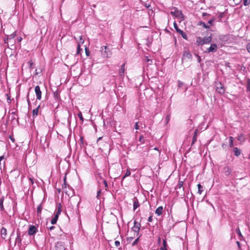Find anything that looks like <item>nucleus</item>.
<instances>
[{
	"mask_svg": "<svg viewBox=\"0 0 250 250\" xmlns=\"http://www.w3.org/2000/svg\"><path fill=\"white\" fill-rule=\"evenodd\" d=\"M215 87L216 91L220 94H223L225 93L226 89L224 84L221 83L220 81H216L215 82Z\"/></svg>",
	"mask_w": 250,
	"mask_h": 250,
	"instance_id": "obj_1",
	"label": "nucleus"
},
{
	"mask_svg": "<svg viewBox=\"0 0 250 250\" xmlns=\"http://www.w3.org/2000/svg\"><path fill=\"white\" fill-rule=\"evenodd\" d=\"M101 54L104 58H109L112 55L109 48L106 46H103L101 47Z\"/></svg>",
	"mask_w": 250,
	"mask_h": 250,
	"instance_id": "obj_2",
	"label": "nucleus"
},
{
	"mask_svg": "<svg viewBox=\"0 0 250 250\" xmlns=\"http://www.w3.org/2000/svg\"><path fill=\"white\" fill-rule=\"evenodd\" d=\"M174 11H171L170 14L176 17V18L180 19L181 20L183 21L184 20V16L182 12L180 10H178L177 8H174Z\"/></svg>",
	"mask_w": 250,
	"mask_h": 250,
	"instance_id": "obj_3",
	"label": "nucleus"
},
{
	"mask_svg": "<svg viewBox=\"0 0 250 250\" xmlns=\"http://www.w3.org/2000/svg\"><path fill=\"white\" fill-rule=\"evenodd\" d=\"M38 228L35 226L30 225L27 232L29 236H34L38 232Z\"/></svg>",
	"mask_w": 250,
	"mask_h": 250,
	"instance_id": "obj_4",
	"label": "nucleus"
},
{
	"mask_svg": "<svg viewBox=\"0 0 250 250\" xmlns=\"http://www.w3.org/2000/svg\"><path fill=\"white\" fill-rule=\"evenodd\" d=\"M141 224L137 222L136 220L134 221V225L131 228V230L137 233V236L139 235V231L141 229Z\"/></svg>",
	"mask_w": 250,
	"mask_h": 250,
	"instance_id": "obj_5",
	"label": "nucleus"
},
{
	"mask_svg": "<svg viewBox=\"0 0 250 250\" xmlns=\"http://www.w3.org/2000/svg\"><path fill=\"white\" fill-rule=\"evenodd\" d=\"M173 25H174V27L175 29L176 32L177 33H178L179 34H180L184 39L187 40L188 39H187V34L182 30L179 28V27L177 25V24L176 23V22L175 21H174V22L173 23Z\"/></svg>",
	"mask_w": 250,
	"mask_h": 250,
	"instance_id": "obj_6",
	"label": "nucleus"
},
{
	"mask_svg": "<svg viewBox=\"0 0 250 250\" xmlns=\"http://www.w3.org/2000/svg\"><path fill=\"white\" fill-rule=\"evenodd\" d=\"M218 49L217 46L215 43L211 44L210 47L205 51L206 53H209L210 52H215Z\"/></svg>",
	"mask_w": 250,
	"mask_h": 250,
	"instance_id": "obj_7",
	"label": "nucleus"
},
{
	"mask_svg": "<svg viewBox=\"0 0 250 250\" xmlns=\"http://www.w3.org/2000/svg\"><path fill=\"white\" fill-rule=\"evenodd\" d=\"M16 35V32H13L12 34L9 35H6L4 39V43L7 44V45H8V42H10L12 40H13L15 38Z\"/></svg>",
	"mask_w": 250,
	"mask_h": 250,
	"instance_id": "obj_8",
	"label": "nucleus"
},
{
	"mask_svg": "<svg viewBox=\"0 0 250 250\" xmlns=\"http://www.w3.org/2000/svg\"><path fill=\"white\" fill-rule=\"evenodd\" d=\"M71 201L73 204H76L77 208H78L81 202V197L78 196H74L71 197Z\"/></svg>",
	"mask_w": 250,
	"mask_h": 250,
	"instance_id": "obj_9",
	"label": "nucleus"
},
{
	"mask_svg": "<svg viewBox=\"0 0 250 250\" xmlns=\"http://www.w3.org/2000/svg\"><path fill=\"white\" fill-rule=\"evenodd\" d=\"M35 92L37 97V99L40 100L42 98V91L41 90L40 87L39 85L35 86Z\"/></svg>",
	"mask_w": 250,
	"mask_h": 250,
	"instance_id": "obj_10",
	"label": "nucleus"
},
{
	"mask_svg": "<svg viewBox=\"0 0 250 250\" xmlns=\"http://www.w3.org/2000/svg\"><path fill=\"white\" fill-rule=\"evenodd\" d=\"M185 58L188 60L192 59V55L188 50H185L184 51L182 57V61H183Z\"/></svg>",
	"mask_w": 250,
	"mask_h": 250,
	"instance_id": "obj_11",
	"label": "nucleus"
},
{
	"mask_svg": "<svg viewBox=\"0 0 250 250\" xmlns=\"http://www.w3.org/2000/svg\"><path fill=\"white\" fill-rule=\"evenodd\" d=\"M55 250H65L64 246L62 242H57L55 245Z\"/></svg>",
	"mask_w": 250,
	"mask_h": 250,
	"instance_id": "obj_12",
	"label": "nucleus"
},
{
	"mask_svg": "<svg viewBox=\"0 0 250 250\" xmlns=\"http://www.w3.org/2000/svg\"><path fill=\"white\" fill-rule=\"evenodd\" d=\"M203 44L209 43L212 41L211 34L209 36L205 37L203 38Z\"/></svg>",
	"mask_w": 250,
	"mask_h": 250,
	"instance_id": "obj_13",
	"label": "nucleus"
},
{
	"mask_svg": "<svg viewBox=\"0 0 250 250\" xmlns=\"http://www.w3.org/2000/svg\"><path fill=\"white\" fill-rule=\"evenodd\" d=\"M231 172V169L228 166H226L224 167L223 170V173L226 176H228L230 174Z\"/></svg>",
	"mask_w": 250,
	"mask_h": 250,
	"instance_id": "obj_14",
	"label": "nucleus"
},
{
	"mask_svg": "<svg viewBox=\"0 0 250 250\" xmlns=\"http://www.w3.org/2000/svg\"><path fill=\"white\" fill-rule=\"evenodd\" d=\"M198 133L199 130H198V129H195L193 136L192 137L191 146H192L196 142Z\"/></svg>",
	"mask_w": 250,
	"mask_h": 250,
	"instance_id": "obj_15",
	"label": "nucleus"
},
{
	"mask_svg": "<svg viewBox=\"0 0 250 250\" xmlns=\"http://www.w3.org/2000/svg\"><path fill=\"white\" fill-rule=\"evenodd\" d=\"M140 206L138 200L136 197L133 199V210H135Z\"/></svg>",
	"mask_w": 250,
	"mask_h": 250,
	"instance_id": "obj_16",
	"label": "nucleus"
},
{
	"mask_svg": "<svg viewBox=\"0 0 250 250\" xmlns=\"http://www.w3.org/2000/svg\"><path fill=\"white\" fill-rule=\"evenodd\" d=\"M7 236V229L6 228L2 227L1 229V236L3 239H5Z\"/></svg>",
	"mask_w": 250,
	"mask_h": 250,
	"instance_id": "obj_17",
	"label": "nucleus"
},
{
	"mask_svg": "<svg viewBox=\"0 0 250 250\" xmlns=\"http://www.w3.org/2000/svg\"><path fill=\"white\" fill-rule=\"evenodd\" d=\"M233 152L234 153V155L237 157H238L239 156H240L241 153V150L236 147L233 148Z\"/></svg>",
	"mask_w": 250,
	"mask_h": 250,
	"instance_id": "obj_18",
	"label": "nucleus"
},
{
	"mask_svg": "<svg viewBox=\"0 0 250 250\" xmlns=\"http://www.w3.org/2000/svg\"><path fill=\"white\" fill-rule=\"evenodd\" d=\"M125 64H123L121 65V68L119 69V74L120 76L124 77L125 72Z\"/></svg>",
	"mask_w": 250,
	"mask_h": 250,
	"instance_id": "obj_19",
	"label": "nucleus"
},
{
	"mask_svg": "<svg viewBox=\"0 0 250 250\" xmlns=\"http://www.w3.org/2000/svg\"><path fill=\"white\" fill-rule=\"evenodd\" d=\"M163 210V207L162 206H160L155 210V212L157 214V215L160 216L162 215Z\"/></svg>",
	"mask_w": 250,
	"mask_h": 250,
	"instance_id": "obj_20",
	"label": "nucleus"
},
{
	"mask_svg": "<svg viewBox=\"0 0 250 250\" xmlns=\"http://www.w3.org/2000/svg\"><path fill=\"white\" fill-rule=\"evenodd\" d=\"M220 41H221L222 42H226L229 40V37L228 35H220L219 37Z\"/></svg>",
	"mask_w": 250,
	"mask_h": 250,
	"instance_id": "obj_21",
	"label": "nucleus"
},
{
	"mask_svg": "<svg viewBox=\"0 0 250 250\" xmlns=\"http://www.w3.org/2000/svg\"><path fill=\"white\" fill-rule=\"evenodd\" d=\"M168 245L167 244V240L166 239L163 240V246L160 248L161 250H167V247Z\"/></svg>",
	"mask_w": 250,
	"mask_h": 250,
	"instance_id": "obj_22",
	"label": "nucleus"
},
{
	"mask_svg": "<svg viewBox=\"0 0 250 250\" xmlns=\"http://www.w3.org/2000/svg\"><path fill=\"white\" fill-rule=\"evenodd\" d=\"M59 215L56 213L54 217L51 219V223L52 225H55L56 224L57 221L58 219Z\"/></svg>",
	"mask_w": 250,
	"mask_h": 250,
	"instance_id": "obj_23",
	"label": "nucleus"
},
{
	"mask_svg": "<svg viewBox=\"0 0 250 250\" xmlns=\"http://www.w3.org/2000/svg\"><path fill=\"white\" fill-rule=\"evenodd\" d=\"M197 24L198 25H202V26H203V27L206 28V29H209L210 28V25L207 24L206 23H205L203 21H199V22H198V23Z\"/></svg>",
	"mask_w": 250,
	"mask_h": 250,
	"instance_id": "obj_24",
	"label": "nucleus"
},
{
	"mask_svg": "<svg viewBox=\"0 0 250 250\" xmlns=\"http://www.w3.org/2000/svg\"><path fill=\"white\" fill-rule=\"evenodd\" d=\"M57 211L56 212V214H58V215H60L61 214V213L62 212V205L61 203H58L57 205Z\"/></svg>",
	"mask_w": 250,
	"mask_h": 250,
	"instance_id": "obj_25",
	"label": "nucleus"
},
{
	"mask_svg": "<svg viewBox=\"0 0 250 250\" xmlns=\"http://www.w3.org/2000/svg\"><path fill=\"white\" fill-rule=\"evenodd\" d=\"M40 107V105H39L36 108L34 109L32 111L33 117H35L38 115L39 108Z\"/></svg>",
	"mask_w": 250,
	"mask_h": 250,
	"instance_id": "obj_26",
	"label": "nucleus"
},
{
	"mask_svg": "<svg viewBox=\"0 0 250 250\" xmlns=\"http://www.w3.org/2000/svg\"><path fill=\"white\" fill-rule=\"evenodd\" d=\"M42 209V204H40L38 205L37 209V212L38 216H40Z\"/></svg>",
	"mask_w": 250,
	"mask_h": 250,
	"instance_id": "obj_27",
	"label": "nucleus"
},
{
	"mask_svg": "<svg viewBox=\"0 0 250 250\" xmlns=\"http://www.w3.org/2000/svg\"><path fill=\"white\" fill-rule=\"evenodd\" d=\"M203 39L200 37L197 38L196 43L198 46L203 45Z\"/></svg>",
	"mask_w": 250,
	"mask_h": 250,
	"instance_id": "obj_28",
	"label": "nucleus"
},
{
	"mask_svg": "<svg viewBox=\"0 0 250 250\" xmlns=\"http://www.w3.org/2000/svg\"><path fill=\"white\" fill-rule=\"evenodd\" d=\"M197 187H198V193L199 194H201L204 190L203 187L200 184H198L197 185Z\"/></svg>",
	"mask_w": 250,
	"mask_h": 250,
	"instance_id": "obj_29",
	"label": "nucleus"
},
{
	"mask_svg": "<svg viewBox=\"0 0 250 250\" xmlns=\"http://www.w3.org/2000/svg\"><path fill=\"white\" fill-rule=\"evenodd\" d=\"M3 201H4V197L2 196L0 199V208L1 211H3L4 209V206H3Z\"/></svg>",
	"mask_w": 250,
	"mask_h": 250,
	"instance_id": "obj_30",
	"label": "nucleus"
},
{
	"mask_svg": "<svg viewBox=\"0 0 250 250\" xmlns=\"http://www.w3.org/2000/svg\"><path fill=\"white\" fill-rule=\"evenodd\" d=\"M183 182L180 180H179L178 183L177 185V186L175 187V189H178V188H181L182 187H183Z\"/></svg>",
	"mask_w": 250,
	"mask_h": 250,
	"instance_id": "obj_31",
	"label": "nucleus"
},
{
	"mask_svg": "<svg viewBox=\"0 0 250 250\" xmlns=\"http://www.w3.org/2000/svg\"><path fill=\"white\" fill-rule=\"evenodd\" d=\"M233 140L234 138L230 136L229 137V146L230 147H232L233 146Z\"/></svg>",
	"mask_w": 250,
	"mask_h": 250,
	"instance_id": "obj_32",
	"label": "nucleus"
},
{
	"mask_svg": "<svg viewBox=\"0 0 250 250\" xmlns=\"http://www.w3.org/2000/svg\"><path fill=\"white\" fill-rule=\"evenodd\" d=\"M84 40L83 38V37L82 36H80L79 37V40L78 41V45L81 46V44H83L84 43Z\"/></svg>",
	"mask_w": 250,
	"mask_h": 250,
	"instance_id": "obj_33",
	"label": "nucleus"
},
{
	"mask_svg": "<svg viewBox=\"0 0 250 250\" xmlns=\"http://www.w3.org/2000/svg\"><path fill=\"white\" fill-rule=\"evenodd\" d=\"M131 174L130 171L129 169H127L125 174L122 177V180H124L125 177L130 176Z\"/></svg>",
	"mask_w": 250,
	"mask_h": 250,
	"instance_id": "obj_34",
	"label": "nucleus"
},
{
	"mask_svg": "<svg viewBox=\"0 0 250 250\" xmlns=\"http://www.w3.org/2000/svg\"><path fill=\"white\" fill-rule=\"evenodd\" d=\"M247 91L250 92V79H248L247 81Z\"/></svg>",
	"mask_w": 250,
	"mask_h": 250,
	"instance_id": "obj_35",
	"label": "nucleus"
},
{
	"mask_svg": "<svg viewBox=\"0 0 250 250\" xmlns=\"http://www.w3.org/2000/svg\"><path fill=\"white\" fill-rule=\"evenodd\" d=\"M224 15V13H220L219 14V15L218 16L217 18L218 19V21H219V22L222 21L221 19H222V17H223Z\"/></svg>",
	"mask_w": 250,
	"mask_h": 250,
	"instance_id": "obj_36",
	"label": "nucleus"
},
{
	"mask_svg": "<svg viewBox=\"0 0 250 250\" xmlns=\"http://www.w3.org/2000/svg\"><path fill=\"white\" fill-rule=\"evenodd\" d=\"M217 19L214 18V17H212L210 20H209L208 22V23L210 24V25H213V22L216 20Z\"/></svg>",
	"mask_w": 250,
	"mask_h": 250,
	"instance_id": "obj_37",
	"label": "nucleus"
},
{
	"mask_svg": "<svg viewBox=\"0 0 250 250\" xmlns=\"http://www.w3.org/2000/svg\"><path fill=\"white\" fill-rule=\"evenodd\" d=\"M81 46L77 45V54L79 55L81 54V52L83 51V49L81 48Z\"/></svg>",
	"mask_w": 250,
	"mask_h": 250,
	"instance_id": "obj_38",
	"label": "nucleus"
},
{
	"mask_svg": "<svg viewBox=\"0 0 250 250\" xmlns=\"http://www.w3.org/2000/svg\"><path fill=\"white\" fill-rule=\"evenodd\" d=\"M59 91L56 90V91L53 92V95L55 99H58L59 97Z\"/></svg>",
	"mask_w": 250,
	"mask_h": 250,
	"instance_id": "obj_39",
	"label": "nucleus"
},
{
	"mask_svg": "<svg viewBox=\"0 0 250 250\" xmlns=\"http://www.w3.org/2000/svg\"><path fill=\"white\" fill-rule=\"evenodd\" d=\"M78 117L79 118V119L82 121L83 122V120H84V119L83 117V115H82V113L81 112H80L78 113Z\"/></svg>",
	"mask_w": 250,
	"mask_h": 250,
	"instance_id": "obj_40",
	"label": "nucleus"
},
{
	"mask_svg": "<svg viewBox=\"0 0 250 250\" xmlns=\"http://www.w3.org/2000/svg\"><path fill=\"white\" fill-rule=\"evenodd\" d=\"M22 241L21 237H17L16 239V242L18 243L19 244H21Z\"/></svg>",
	"mask_w": 250,
	"mask_h": 250,
	"instance_id": "obj_41",
	"label": "nucleus"
},
{
	"mask_svg": "<svg viewBox=\"0 0 250 250\" xmlns=\"http://www.w3.org/2000/svg\"><path fill=\"white\" fill-rule=\"evenodd\" d=\"M236 232L238 234V235H239V236L240 237H243L242 236V234L240 231V230L239 229V228H237L236 229Z\"/></svg>",
	"mask_w": 250,
	"mask_h": 250,
	"instance_id": "obj_42",
	"label": "nucleus"
},
{
	"mask_svg": "<svg viewBox=\"0 0 250 250\" xmlns=\"http://www.w3.org/2000/svg\"><path fill=\"white\" fill-rule=\"evenodd\" d=\"M103 183H104V187L105 188V190H108V184H107L106 181L105 180H103Z\"/></svg>",
	"mask_w": 250,
	"mask_h": 250,
	"instance_id": "obj_43",
	"label": "nucleus"
},
{
	"mask_svg": "<svg viewBox=\"0 0 250 250\" xmlns=\"http://www.w3.org/2000/svg\"><path fill=\"white\" fill-rule=\"evenodd\" d=\"M243 3L245 6L249 5L250 3V0H243Z\"/></svg>",
	"mask_w": 250,
	"mask_h": 250,
	"instance_id": "obj_44",
	"label": "nucleus"
},
{
	"mask_svg": "<svg viewBox=\"0 0 250 250\" xmlns=\"http://www.w3.org/2000/svg\"><path fill=\"white\" fill-rule=\"evenodd\" d=\"M178 87H182L184 83H183L182 82H181V81L180 80H178Z\"/></svg>",
	"mask_w": 250,
	"mask_h": 250,
	"instance_id": "obj_45",
	"label": "nucleus"
},
{
	"mask_svg": "<svg viewBox=\"0 0 250 250\" xmlns=\"http://www.w3.org/2000/svg\"><path fill=\"white\" fill-rule=\"evenodd\" d=\"M28 64L29 67L30 69H33V65L34 64V63L32 62V61H30L28 62Z\"/></svg>",
	"mask_w": 250,
	"mask_h": 250,
	"instance_id": "obj_46",
	"label": "nucleus"
},
{
	"mask_svg": "<svg viewBox=\"0 0 250 250\" xmlns=\"http://www.w3.org/2000/svg\"><path fill=\"white\" fill-rule=\"evenodd\" d=\"M134 128L136 130H138L140 128V125H139V122H136L134 125Z\"/></svg>",
	"mask_w": 250,
	"mask_h": 250,
	"instance_id": "obj_47",
	"label": "nucleus"
},
{
	"mask_svg": "<svg viewBox=\"0 0 250 250\" xmlns=\"http://www.w3.org/2000/svg\"><path fill=\"white\" fill-rule=\"evenodd\" d=\"M170 114H167L165 118L166 124H167L170 120Z\"/></svg>",
	"mask_w": 250,
	"mask_h": 250,
	"instance_id": "obj_48",
	"label": "nucleus"
},
{
	"mask_svg": "<svg viewBox=\"0 0 250 250\" xmlns=\"http://www.w3.org/2000/svg\"><path fill=\"white\" fill-rule=\"evenodd\" d=\"M139 240V237L135 240V241L133 242L132 246H135L138 243Z\"/></svg>",
	"mask_w": 250,
	"mask_h": 250,
	"instance_id": "obj_49",
	"label": "nucleus"
},
{
	"mask_svg": "<svg viewBox=\"0 0 250 250\" xmlns=\"http://www.w3.org/2000/svg\"><path fill=\"white\" fill-rule=\"evenodd\" d=\"M17 237H21L24 236V235L25 234V233H24L22 235H21L20 232L18 230L17 232Z\"/></svg>",
	"mask_w": 250,
	"mask_h": 250,
	"instance_id": "obj_50",
	"label": "nucleus"
},
{
	"mask_svg": "<svg viewBox=\"0 0 250 250\" xmlns=\"http://www.w3.org/2000/svg\"><path fill=\"white\" fill-rule=\"evenodd\" d=\"M139 142L143 144L145 143V140L144 139V137L142 135L140 136L139 137Z\"/></svg>",
	"mask_w": 250,
	"mask_h": 250,
	"instance_id": "obj_51",
	"label": "nucleus"
},
{
	"mask_svg": "<svg viewBox=\"0 0 250 250\" xmlns=\"http://www.w3.org/2000/svg\"><path fill=\"white\" fill-rule=\"evenodd\" d=\"M85 54L87 56H89L90 54V52L89 51V49L87 47H85Z\"/></svg>",
	"mask_w": 250,
	"mask_h": 250,
	"instance_id": "obj_52",
	"label": "nucleus"
},
{
	"mask_svg": "<svg viewBox=\"0 0 250 250\" xmlns=\"http://www.w3.org/2000/svg\"><path fill=\"white\" fill-rule=\"evenodd\" d=\"M146 62L149 63V64H151V63L152 62V60L151 59H149L148 58V57H146Z\"/></svg>",
	"mask_w": 250,
	"mask_h": 250,
	"instance_id": "obj_53",
	"label": "nucleus"
},
{
	"mask_svg": "<svg viewBox=\"0 0 250 250\" xmlns=\"http://www.w3.org/2000/svg\"><path fill=\"white\" fill-rule=\"evenodd\" d=\"M6 96L7 97V100L8 103H10L11 102V99H10V96H9L8 94H6Z\"/></svg>",
	"mask_w": 250,
	"mask_h": 250,
	"instance_id": "obj_54",
	"label": "nucleus"
},
{
	"mask_svg": "<svg viewBox=\"0 0 250 250\" xmlns=\"http://www.w3.org/2000/svg\"><path fill=\"white\" fill-rule=\"evenodd\" d=\"M29 92H28V94H27V103H28V104L29 106H30V105L31 104V103H30V101L29 100Z\"/></svg>",
	"mask_w": 250,
	"mask_h": 250,
	"instance_id": "obj_55",
	"label": "nucleus"
},
{
	"mask_svg": "<svg viewBox=\"0 0 250 250\" xmlns=\"http://www.w3.org/2000/svg\"><path fill=\"white\" fill-rule=\"evenodd\" d=\"M11 114L13 115L12 117V120L16 119V117H15V115H16V112L15 111L12 112Z\"/></svg>",
	"mask_w": 250,
	"mask_h": 250,
	"instance_id": "obj_56",
	"label": "nucleus"
},
{
	"mask_svg": "<svg viewBox=\"0 0 250 250\" xmlns=\"http://www.w3.org/2000/svg\"><path fill=\"white\" fill-rule=\"evenodd\" d=\"M46 226H47V223H46ZM47 228H48L49 230H51L54 229L55 228V227L53 226H51L50 227L47 226Z\"/></svg>",
	"mask_w": 250,
	"mask_h": 250,
	"instance_id": "obj_57",
	"label": "nucleus"
},
{
	"mask_svg": "<svg viewBox=\"0 0 250 250\" xmlns=\"http://www.w3.org/2000/svg\"><path fill=\"white\" fill-rule=\"evenodd\" d=\"M115 245L117 247H118L120 246V242L119 241H115Z\"/></svg>",
	"mask_w": 250,
	"mask_h": 250,
	"instance_id": "obj_58",
	"label": "nucleus"
},
{
	"mask_svg": "<svg viewBox=\"0 0 250 250\" xmlns=\"http://www.w3.org/2000/svg\"><path fill=\"white\" fill-rule=\"evenodd\" d=\"M29 180L30 181L31 185L34 184V178L33 177H29Z\"/></svg>",
	"mask_w": 250,
	"mask_h": 250,
	"instance_id": "obj_59",
	"label": "nucleus"
},
{
	"mask_svg": "<svg viewBox=\"0 0 250 250\" xmlns=\"http://www.w3.org/2000/svg\"><path fill=\"white\" fill-rule=\"evenodd\" d=\"M101 193V189H99L98 191H97V195H96V197L97 198H99L100 195V194Z\"/></svg>",
	"mask_w": 250,
	"mask_h": 250,
	"instance_id": "obj_60",
	"label": "nucleus"
},
{
	"mask_svg": "<svg viewBox=\"0 0 250 250\" xmlns=\"http://www.w3.org/2000/svg\"><path fill=\"white\" fill-rule=\"evenodd\" d=\"M247 49L248 52L250 53V43H249L247 44Z\"/></svg>",
	"mask_w": 250,
	"mask_h": 250,
	"instance_id": "obj_61",
	"label": "nucleus"
},
{
	"mask_svg": "<svg viewBox=\"0 0 250 250\" xmlns=\"http://www.w3.org/2000/svg\"><path fill=\"white\" fill-rule=\"evenodd\" d=\"M196 56H197L198 58V62H200L201 61V57L199 56L198 54H196Z\"/></svg>",
	"mask_w": 250,
	"mask_h": 250,
	"instance_id": "obj_62",
	"label": "nucleus"
},
{
	"mask_svg": "<svg viewBox=\"0 0 250 250\" xmlns=\"http://www.w3.org/2000/svg\"><path fill=\"white\" fill-rule=\"evenodd\" d=\"M152 220H153L152 216V215H151V216H150L148 217V221L149 222H152Z\"/></svg>",
	"mask_w": 250,
	"mask_h": 250,
	"instance_id": "obj_63",
	"label": "nucleus"
},
{
	"mask_svg": "<svg viewBox=\"0 0 250 250\" xmlns=\"http://www.w3.org/2000/svg\"><path fill=\"white\" fill-rule=\"evenodd\" d=\"M67 186H68V185L66 184V183L63 182V184L62 185V188H66Z\"/></svg>",
	"mask_w": 250,
	"mask_h": 250,
	"instance_id": "obj_64",
	"label": "nucleus"
}]
</instances>
